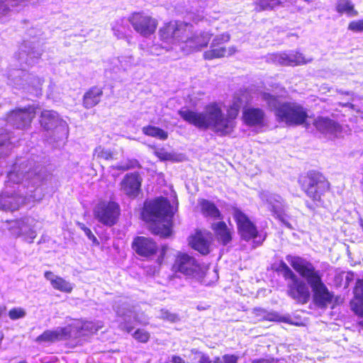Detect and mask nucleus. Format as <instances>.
I'll return each instance as SVG.
<instances>
[{"instance_id":"423d86ee","label":"nucleus","mask_w":363,"mask_h":363,"mask_svg":"<svg viewBox=\"0 0 363 363\" xmlns=\"http://www.w3.org/2000/svg\"><path fill=\"white\" fill-rule=\"evenodd\" d=\"M131 248L138 256L146 259H150L160 252L157 261L161 264L165 259L168 246L162 245L160 247L157 242L152 238L136 236L132 241Z\"/></svg>"},{"instance_id":"f8f14e48","label":"nucleus","mask_w":363,"mask_h":363,"mask_svg":"<svg viewBox=\"0 0 363 363\" xmlns=\"http://www.w3.org/2000/svg\"><path fill=\"white\" fill-rule=\"evenodd\" d=\"M200 268V264L193 256L180 251L175 255L172 265V272L189 277L197 273Z\"/></svg>"},{"instance_id":"4468645a","label":"nucleus","mask_w":363,"mask_h":363,"mask_svg":"<svg viewBox=\"0 0 363 363\" xmlns=\"http://www.w3.org/2000/svg\"><path fill=\"white\" fill-rule=\"evenodd\" d=\"M241 119L248 127H264L267 124V115L264 109L257 106H245L242 111Z\"/></svg>"},{"instance_id":"ea45409f","label":"nucleus","mask_w":363,"mask_h":363,"mask_svg":"<svg viewBox=\"0 0 363 363\" xmlns=\"http://www.w3.org/2000/svg\"><path fill=\"white\" fill-rule=\"evenodd\" d=\"M348 29L353 32H363V20L351 21L348 25Z\"/></svg>"},{"instance_id":"7ed1b4c3","label":"nucleus","mask_w":363,"mask_h":363,"mask_svg":"<svg viewBox=\"0 0 363 363\" xmlns=\"http://www.w3.org/2000/svg\"><path fill=\"white\" fill-rule=\"evenodd\" d=\"M172 208L170 201L163 196L145 201L140 218L148 224L147 228L153 235L167 238L172 235Z\"/></svg>"},{"instance_id":"9d476101","label":"nucleus","mask_w":363,"mask_h":363,"mask_svg":"<svg viewBox=\"0 0 363 363\" xmlns=\"http://www.w3.org/2000/svg\"><path fill=\"white\" fill-rule=\"evenodd\" d=\"M128 22L136 33L145 38L153 35L158 26L157 20L143 11L132 13Z\"/></svg>"},{"instance_id":"aec40b11","label":"nucleus","mask_w":363,"mask_h":363,"mask_svg":"<svg viewBox=\"0 0 363 363\" xmlns=\"http://www.w3.org/2000/svg\"><path fill=\"white\" fill-rule=\"evenodd\" d=\"M142 182L138 172L128 173L121 182V189L128 197L135 198L141 191Z\"/></svg>"},{"instance_id":"c85d7f7f","label":"nucleus","mask_w":363,"mask_h":363,"mask_svg":"<svg viewBox=\"0 0 363 363\" xmlns=\"http://www.w3.org/2000/svg\"><path fill=\"white\" fill-rule=\"evenodd\" d=\"M142 132L144 135L156 138L162 140H167L168 138V133L161 128L148 125L142 128Z\"/></svg>"},{"instance_id":"72a5a7b5","label":"nucleus","mask_w":363,"mask_h":363,"mask_svg":"<svg viewBox=\"0 0 363 363\" xmlns=\"http://www.w3.org/2000/svg\"><path fill=\"white\" fill-rule=\"evenodd\" d=\"M101 327L93 322H84L80 328H77V332L85 331L86 334L96 333Z\"/></svg>"},{"instance_id":"4c0bfd02","label":"nucleus","mask_w":363,"mask_h":363,"mask_svg":"<svg viewBox=\"0 0 363 363\" xmlns=\"http://www.w3.org/2000/svg\"><path fill=\"white\" fill-rule=\"evenodd\" d=\"M255 313L257 316H259L260 320H269V321H273L276 319L274 318V315L272 313H267L265 310L261 309V308H256L254 310Z\"/></svg>"},{"instance_id":"2eb2a0df","label":"nucleus","mask_w":363,"mask_h":363,"mask_svg":"<svg viewBox=\"0 0 363 363\" xmlns=\"http://www.w3.org/2000/svg\"><path fill=\"white\" fill-rule=\"evenodd\" d=\"M212 235L208 231L196 229L189 238V245L194 250L202 255H207L211 252Z\"/></svg>"},{"instance_id":"e433bc0d","label":"nucleus","mask_w":363,"mask_h":363,"mask_svg":"<svg viewBox=\"0 0 363 363\" xmlns=\"http://www.w3.org/2000/svg\"><path fill=\"white\" fill-rule=\"evenodd\" d=\"M353 294L354 298H363V278L358 279L356 281L353 289Z\"/></svg>"},{"instance_id":"4be33fe9","label":"nucleus","mask_w":363,"mask_h":363,"mask_svg":"<svg viewBox=\"0 0 363 363\" xmlns=\"http://www.w3.org/2000/svg\"><path fill=\"white\" fill-rule=\"evenodd\" d=\"M217 242L223 246L228 245L233 240V232L223 220L213 223L211 225Z\"/></svg>"},{"instance_id":"37998d69","label":"nucleus","mask_w":363,"mask_h":363,"mask_svg":"<svg viewBox=\"0 0 363 363\" xmlns=\"http://www.w3.org/2000/svg\"><path fill=\"white\" fill-rule=\"evenodd\" d=\"M251 363H278V360L272 357L258 358L252 360Z\"/></svg>"},{"instance_id":"f03ea898","label":"nucleus","mask_w":363,"mask_h":363,"mask_svg":"<svg viewBox=\"0 0 363 363\" xmlns=\"http://www.w3.org/2000/svg\"><path fill=\"white\" fill-rule=\"evenodd\" d=\"M180 117L189 124L199 129L211 128L220 135L231 133L236 125L226 111L223 113L221 104L218 102L208 104L203 112H196L190 109L182 108L178 111Z\"/></svg>"},{"instance_id":"ddd939ff","label":"nucleus","mask_w":363,"mask_h":363,"mask_svg":"<svg viewBox=\"0 0 363 363\" xmlns=\"http://www.w3.org/2000/svg\"><path fill=\"white\" fill-rule=\"evenodd\" d=\"M230 39L228 35L216 36L211 44L210 49L203 53L206 60H212L218 58L227 57L233 55L237 52L235 46L226 48L223 43Z\"/></svg>"},{"instance_id":"49530a36","label":"nucleus","mask_w":363,"mask_h":363,"mask_svg":"<svg viewBox=\"0 0 363 363\" xmlns=\"http://www.w3.org/2000/svg\"><path fill=\"white\" fill-rule=\"evenodd\" d=\"M156 155L162 160H167L169 158V155L167 153L157 152Z\"/></svg>"},{"instance_id":"c756f323","label":"nucleus","mask_w":363,"mask_h":363,"mask_svg":"<svg viewBox=\"0 0 363 363\" xmlns=\"http://www.w3.org/2000/svg\"><path fill=\"white\" fill-rule=\"evenodd\" d=\"M261 98L266 103L267 106L270 108H273L274 111L279 104H281V103H280L279 96L272 94L269 92H262Z\"/></svg>"},{"instance_id":"2f4dec72","label":"nucleus","mask_w":363,"mask_h":363,"mask_svg":"<svg viewBox=\"0 0 363 363\" xmlns=\"http://www.w3.org/2000/svg\"><path fill=\"white\" fill-rule=\"evenodd\" d=\"M133 337L140 343H147L150 339V333L143 329L138 328L132 334Z\"/></svg>"},{"instance_id":"412c9836","label":"nucleus","mask_w":363,"mask_h":363,"mask_svg":"<svg viewBox=\"0 0 363 363\" xmlns=\"http://www.w3.org/2000/svg\"><path fill=\"white\" fill-rule=\"evenodd\" d=\"M313 125L323 134H336L342 130V125L328 117L318 116L313 121Z\"/></svg>"},{"instance_id":"6e6552de","label":"nucleus","mask_w":363,"mask_h":363,"mask_svg":"<svg viewBox=\"0 0 363 363\" xmlns=\"http://www.w3.org/2000/svg\"><path fill=\"white\" fill-rule=\"evenodd\" d=\"M233 216L236 223L238 235L242 240L248 242L259 238V242L262 243L265 237L261 238L257 227L245 213L235 207L233 209Z\"/></svg>"},{"instance_id":"09e8293b","label":"nucleus","mask_w":363,"mask_h":363,"mask_svg":"<svg viewBox=\"0 0 363 363\" xmlns=\"http://www.w3.org/2000/svg\"><path fill=\"white\" fill-rule=\"evenodd\" d=\"M132 330H133V328H132V327H130V328H128L126 329V331H127L128 333H130Z\"/></svg>"},{"instance_id":"a19ab883","label":"nucleus","mask_w":363,"mask_h":363,"mask_svg":"<svg viewBox=\"0 0 363 363\" xmlns=\"http://www.w3.org/2000/svg\"><path fill=\"white\" fill-rule=\"evenodd\" d=\"M198 363H221V361L219 357H216L213 360H211L209 356L202 354Z\"/></svg>"},{"instance_id":"9b49d317","label":"nucleus","mask_w":363,"mask_h":363,"mask_svg":"<svg viewBox=\"0 0 363 363\" xmlns=\"http://www.w3.org/2000/svg\"><path fill=\"white\" fill-rule=\"evenodd\" d=\"M36 107L28 105L23 108H15L6 114V121L17 129H26L30 126L35 117Z\"/></svg>"},{"instance_id":"de8ad7c7","label":"nucleus","mask_w":363,"mask_h":363,"mask_svg":"<svg viewBox=\"0 0 363 363\" xmlns=\"http://www.w3.org/2000/svg\"><path fill=\"white\" fill-rule=\"evenodd\" d=\"M6 306H0V318L6 313Z\"/></svg>"},{"instance_id":"0eeeda50","label":"nucleus","mask_w":363,"mask_h":363,"mask_svg":"<svg viewBox=\"0 0 363 363\" xmlns=\"http://www.w3.org/2000/svg\"><path fill=\"white\" fill-rule=\"evenodd\" d=\"M192 26L179 21L164 23L158 30L161 41L167 43H181L191 33Z\"/></svg>"},{"instance_id":"79ce46f5","label":"nucleus","mask_w":363,"mask_h":363,"mask_svg":"<svg viewBox=\"0 0 363 363\" xmlns=\"http://www.w3.org/2000/svg\"><path fill=\"white\" fill-rule=\"evenodd\" d=\"M165 363H189L183 357L177 354L172 355Z\"/></svg>"},{"instance_id":"393cba45","label":"nucleus","mask_w":363,"mask_h":363,"mask_svg":"<svg viewBox=\"0 0 363 363\" xmlns=\"http://www.w3.org/2000/svg\"><path fill=\"white\" fill-rule=\"evenodd\" d=\"M199 206L202 215L213 220H223V216L218 206L211 201L206 199L199 200Z\"/></svg>"},{"instance_id":"8fccbe9b","label":"nucleus","mask_w":363,"mask_h":363,"mask_svg":"<svg viewBox=\"0 0 363 363\" xmlns=\"http://www.w3.org/2000/svg\"><path fill=\"white\" fill-rule=\"evenodd\" d=\"M129 168H130V167H122L121 169L128 170Z\"/></svg>"},{"instance_id":"1a4fd4ad","label":"nucleus","mask_w":363,"mask_h":363,"mask_svg":"<svg viewBox=\"0 0 363 363\" xmlns=\"http://www.w3.org/2000/svg\"><path fill=\"white\" fill-rule=\"evenodd\" d=\"M93 213L99 223L111 227L118 221L121 215L120 205L114 201H101L94 208Z\"/></svg>"},{"instance_id":"f3484780","label":"nucleus","mask_w":363,"mask_h":363,"mask_svg":"<svg viewBox=\"0 0 363 363\" xmlns=\"http://www.w3.org/2000/svg\"><path fill=\"white\" fill-rule=\"evenodd\" d=\"M211 40V35L206 33H200L186 37L182 41L181 50L186 54L201 50L207 48Z\"/></svg>"},{"instance_id":"3c124183","label":"nucleus","mask_w":363,"mask_h":363,"mask_svg":"<svg viewBox=\"0 0 363 363\" xmlns=\"http://www.w3.org/2000/svg\"><path fill=\"white\" fill-rule=\"evenodd\" d=\"M18 363H28V362H26V361H21V362H19Z\"/></svg>"},{"instance_id":"dca6fc26","label":"nucleus","mask_w":363,"mask_h":363,"mask_svg":"<svg viewBox=\"0 0 363 363\" xmlns=\"http://www.w3.org/2000/svg\"><path fill=\"white\" fill-rule=\"evenodd\" d=\"M72 337V325L58 328L55 330H45L36 337L35 341L41 343H54L70 340Z\"/></svg>"},{"instance_id":"f704fd0d","label":"nucleus","mask_w":363,"mask_h":363,"mask_svg":"<svg viewBox=\"0 0 363 363\" xmlns=\"http://www.w3.org/2000/svg\"><path fill=\"white\" fill-rule=\"evenodd\" d=\"M160 318L169 323H176L179 320V317L177 314L173 313L167 309H161Z\"/></svg>"},{"instance_id":"f257e3e1","label":"nucleus","mask_w":363,"mask_h":363,"mask_svg":"<svg viewBox=\"0 0 363 363\" xmlns=\"http://www.w3.org/2000/svg\"><path fill=\"white\" fill-rule=\"evenodd\" d=\"M286 258L292 268L307 281L306 283L301 279L283 260L273 264L272 269L274 272L281 274L285 280L291 281L287 286L288 296L298 303H307L311 298L308 284L312 289L315 305L321 308H327L333 301V294L323 281L320 272L315 269L313 263L301 257L287 255Z\"/></svg>"},{"instance_id":"20e7f679","label":"nucleus","mask_w":363,"mask_h":363,"mask_svg":"<svg viewBox=\"0 0 363 363\" xmlns=\"http://www.w3.org/2000/svg\"><path fill=\"white\" fill-rule=\"evenodd\" d=\"M297 182L301 190L312 201L311 204H307L310 209L323 204L325 194L331 190L328 178L318 169H309L300 174Z\"/></svg>"},{"instance_id":"58836bf2","label":"nucleus","mask_w":363,"mask_h":363,"mask_svg":"<svg viewBox=\"0 0 363 363\" xmlns=\"http://www.w3.org/2000/svg\"><path fill=\"white\" fill-rule=\"evenodd\" d=\"M25 315L26 312L21 308H13L9 311V316L11 320L22 318Z\"/></svg>"},{"instance_id":"c9c22d12","label":"nucleus","mask_w":363,"mask_h":363,"mask_svg":"<svg viewBox=\"0 0 363 363\" xmlns=\"http://www.w3.org/2000/svg\"><path fill=\"white\" fill-rule=\"evenodd\" d=\"M77 225L80 228V229L84 231L85 235L92 242L94 245H99V242L98 241L96 237L91 232L90 228H87L84 223H78Z\"/></svg>"},{"instance_id":"39448f33","label":"nucleus","mask_w":363,"mask_h":363,"mask_svg":"<svg viewBox=\"0 0 363 363\" xmlns=\"http://www.w3.org/2000/svg\"><path fill=\"white\" fill-rule=\"evenodd\" d=\"M277 121L289 126H299L305 124L308 118L307 109L296 101H284L274 109Z\"/></svg>"},{"instance_id":"a211bd4d","label":"nucleus","mask_w":363,"mask_h":363,"mask_svg":"<svg viewBox=\"0 0 363 363\" xmlns=\"http://www.w3.org/2000/svg\"><path fill=\"white\" fill-rule=\"evenodd\" d=\"M269 60L275 65L289 67L298 66L308 62L305 57L298 52L272 53L269 56Z\"/></svg>"},{"instance_id":"473e14b6","label":"nucleus","mask_w":363,"mask_h":363,"mask_svg":"<svg viewBox=\"0 0 363 363\" xmlns=\"http://www.w3.org/2000/svg\"><path fill=\"white\" fill-rule=\"evenodd\" d=\"M350 309L358 317L363 318V298H354L350 302Z\"/></svg>"},{"instance_id":"a878e982","label":"nucleus","mask_w":363,"mask_h":363,"mask_svg":"<svg viewBox=\"0 0 363 363\" xmlns=\"http://www.w3.org/2000/svg\"><path fill=\"white\" fill-rule=\"evenodd\" d=\"M44 277L47 280L50 281L52 288L55 290L66 294H69L73 290V286L71 283L61 277L54 276L51 271L45 272Z\"/></svg>"},{"instance_id":"a18cd8bd","label":"nucleus","mask_w":363,"mask_h":363,"mask_svg":"<svg viewBox=\"0 0 363 363\" xmlns=\"http://www.w3.org/2000/svg\"><path fill=\"white\" fill-rule=\"evenodd\" d=\"M333 305L332 306V308H334L336 306L341 304L343 302V299L340 296H333Z\"/></svg>"},{"instance_id":"b1692460","label":"nucleus","mask_w":363,"mask_h":363,"mask_svg":"<svg viewBox=\"0 0 363 363\" xmlns=\"http://www.w3.org/2000/svg\"><path fill=\"white\" fill-rule=\"evenodd\" d=\"M103 89L99 86H93L88 89L82 98V105L86 108H91L99 104L103 96Z\"/></svg>"},{"instance_id":"cd10ccee","label":"nucleus","mask_w":363,"mask_h":363,"mask_svg":"<svg viewBox=\"0 0 363 363\" xmlns=\"http://www.w3.org/2000/svg\"><path fill=\"white\" fill-rule=\"evenodd\" d=\"M335 10L340 15L346 14L348 16L358 15L357 11L350 0H338L335 6Z\"/></svg>"},{"instance_id":"5701e85b","label":"nucleus","mask_w":363,"mask_h":363,"mask_svg":"<svg viewBox=\"0 0 363 363\" xmlns=\"http://www.w3.org/2000/svg\"><path fill=\"white\" fill-rule=\"evenodd\" d=\"M23 203L22 196L17 194H0V210L15 211L19 209Z\"/></svg>"},{"instance_id":"c03bdc74","label":"nucleus","mask_w":363,"mask_h":363,"mask_svg":"<svg viewBox=\"0 0 363 363\" xmlns=\"http://www.w3.org/2000/svg\"><path fill=\"white\" fill-rule=\"evenodd\" d=\"M223 359V363H237L238 357L234 354H225Z\"/></svg>"},{"instance_id":"bb28decb","label":"nucleus","mask_w":363,"mask_h":363,"mask_svg":"<svg viewBox=\"0 0 363 363\" xmlns=\"http://www.w3.org/2000/svg\"><path fill=\"white\" fill-rule=\"evenodd\" d=\"M39 122L45 130H50L57 127L59 116L55 111L43 110L40 113Z\"/></svg>"},{"instance_id":"7c9ffc66","label":"nucleus","mask_w":363,"mask_h":363,"mask_svg":"<svg viewBox=\"0 0 363 363\" xmlns=\"http://www.w3.org/2000/svg\"><path fill=\"white\" fill-rule=\"evenodd\" d=\"M94 156L100 160H111L113 158V152L111 150L99 145L94 149Z\"/></svg>"},{"instance_id":"6ab92c4d","label":"nucleus","mask_w":363,"mask_h":363,"mask_svg":"<svg viewBox=\"0 0 363 363\" xmlns=\"http://www.w3.org/2000/svg\"><path fill=\"white\" fill-rule=\"evenodd\" d=\"M252 101L251 93L246 89H240L233 95L232 102L228 107L227 112H228L233 121H235L238 117L242 106L246 105V106H248L247 105L250 104Z\"/></svg>"}]
</instances>
